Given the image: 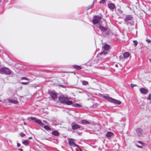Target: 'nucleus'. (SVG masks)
Segmentation results:
<instances>
[{"label": "nucleus", "mask_w": 151, "mask_h": 151, "mask_svg": "<svg viewBox=\"0 0 151 151\" xmlns=\"http://www.w3.org/2000/svg\"><path fill=\"white\" fill-rule=\"evenodd\" d=\"M29 83V82H22V84H23V85H25Z\"/></svg>", "instance_id": "obj_28"}, {"label": "nucleus", "mask_w": 151, "mask_h": 151, "mask_svg": "<svg viewBox=\"0 0 151 151\" xmlns=\"http://www.w3.org/2000/svg\"><path fill=\"white\" fill-rule=\"evenodd\" d=\"M7 101L6 100H4V103H6L9 102L12 104H18V101L17 98H14V99H11L8 98L7 99Z\"/></svg>", "instance_id": "obj_3"}, {"label": "nucleus", "mask_w": 151, "mask_h": 151, "mask_svg": "<svg viewBox=\"0 0 151 151\" xmlns=\"http://www.w3.org/2000/svg\"><path fill=\"white\" fill-rule=\"evenodd\" d=\"M22 143L26 146H28L29 144V142L28 141L25 140L22 142Z\"/></svg>", "instance_id": "obj_20"}, {"label": "nucleus", "mask_w": 151, "mask_h": 151, "mask_svg": "<svg viewBox=\"0 0 151 151\" xmlns=\"http://www.w3.org/2000/svg\"><path fill=\"white\" fill-rule=\"evenodd\" d=\"M131 86H132V88H133L134 86H137V85H134L133 84H131Z\"/></svg>", "instance_id": "obj_33"}, {"label": "nucleus", "mask_w": 151, "mask_h": 151, "mask_svg": "<svg viewBox=\"0 0 151 151\" xmlns=\"http://www.w3.org/2000/svg\"><path fill=\"white\" fill-rule=\"evenodd\" d=\"M82 124H90V122L86 120H82L81 121Z\"/></svg>", "instance_id": "obj_16"}, {"label": "nucleus", "mask_w": 151, "mask_h": 151, "mask_svg": "<svg viewBox=\"0 0 151 151\" xmlns=\"http://www.w3.org/2000/svg\"><path fill=\"white\" fill-rule=\"evenodd\" d=\"M20 135L22 137H23L25 136V134L24 133L22 132L20 133Z\"/></svg>", "instance_id": "obj_27"}, {"label": "nucleus", "mask_w": 151, "mask_h": 151, "mask_svg": "<svg viewBox=\"0 0 151 151\" xmlns=\"http://www.w3.org/2000/svg\"><path fill=\"white\" fill-rule=\"evenodd\" d=\"M115 66L116 67H118V65L117 64H116L115 65Z\"/></svg>", "instance_id": "obj_41"}, {"label": "nucleus", "mask_w": 151, "mask_h": 151, "mask_svg": "<svg viewBox=\"0 0 151 151\" xmlns=\"http://www.w3.org/2000/svg\"><path fill=\"white\" fill-rule=\"evenodd\" d=\"M135 47L138 44V42L136 40H134L133 41Z\"/></svg>", "instance_id": "obj_26"}, {"label": "nucleus", "mask_w": 151, "mask_h": 151, "mask_svg": "<svg viewBox=\"0 0 151 151\" xmlns=\"http://www.w3.org/2000/svg\"><path fill=\"white\" fill-rule=\"evenodd\" d=\"M73 67L74 68L77 70H80L82 69V67L81 66L76 65H73Z\"/></svg>", "instance_id": "obj_13"}, {"label": "nucleus", "mask_w": 151, "mask_h": 151, "mask_svg": "<svg viewBox=\"0 0 151 151\" xmlns=\"http://www.w3.org/2000/svg\"><path fill=\"white\" fill-rule=\"evenodd\" d=\"M149 60L151 62V59H149Z\"/></svg>", "instance_id": "obj_44"}, {"label": "nucleus", "mask_w": 151, "mask_h": 151, "mask_svg": "<svg viewBox=\"0 0 151 151\" xmlns=\"http://www.w3.org/2000/svg\"><path fill=\"white\" fill-rule=\"evenodd\" d=\"M35 122L38 124L39 125L41 126H42L44 125V124L42 122V121L38 119L36 120Z\"/></svg>", "instance_id": "obj_14"}, {"label": "nucleus", "mask_w": 151, "mask_h": 151, "mask_svg": "<svg viewBox=\"0 0 151 151\" xmlns=\"http://www.w3.org/2000/svg\"><path fill=\"white\" fill-rule=\"evenodd\" d=\"M32 138V137H30L29 138V139H31Z\"/></svg>", "instance_id": "obj_40"}, {"label": "nucleus", "mask_w": 151, "mask_h": 151, "mask_svg": "<svg viewBox=\"0 0 151 151\" xmlns=\"http://www.w3.org/2000/svg\"><path fill=\"white\" fill-rule=\"evenodd\" d=\"M72 128L73 130H76L77 129H80L81 127L80 125L74 123H73L71 124Z\"/></svg>", "instance_id": "obj_7"}, {"label": "nucleus", "mask_w": 151, "mask_h": 151, "mask_svg": "<svg viewBox=\"0 0 151 151\" xmlns=\"http://www.w3.org/2000/svg\"><path fill=\"white\" fill-rule=\"evenodd\" d=\"M1 100H0V102H1Z\"/></svg>", "instance_id": "obj_45"}, {"label": "nucleus", "mask_w": 151, "mask_h": 151, "mask_svg": "<svg viewBox=\"0 0 151 151\" xmlns=\"http://www.w3.org/2000/svg\"><path fill=\"white\" fill-rule=\"evenodd\" d=\"M72 106L75 107H80L81 106V105L78 104H73Z\"/></svg>", "instance_id": "obj_23"}, {"label": "nucleus", "mask_w": 151, "mask_h": 151, "mask_svg": "<svg viewBox=\"0 0 151 151\" xmlns=\"http://www.w3.org/2000/svg\"><path fill=\"white\" fill-rule=\"evenodd\" d=\"M151 94H150L149 95V96L148 98V99L149 100H150L151 99Z\"/></svg>", "instance_id": "obj_35"}, {"label": "nucleus", "mask_w": 151, "mask_h": 151, "mask_svg": "<svg viewBox=\"0 0 151 151\" xmlns=\"http://www.w3.org/2000/svg\"><path fill=\"white\" fill-rule=\"evenodd\" d=\"M18 150L20 151H23V149H19Z\"/></svg>", "instance_id": "obj_39"}, {"label": "nucleus", "mask_w": 151, "mask_h": 151, "mask_svg": "<svg viewBox=\"0 0 151 151\" xmlns=\"http://www.w3.org/2000/svg\"><path fill=\"white\" fill-rule=\"evenodd\" d=\"M105 2V0H102L101 1H100L99 3L100 4H103Z\"/></svg>", "instance_id": "obj_30"}, {"label": "nucleus", "mask_w": 151, "mask_h": 151, "mask_svg": "<svg viewBox=\"0 0 151 151\" xmlns=\"http://www.w3.org/2000/svg\"><path fill=\"white\" fill-rule=\"evenodd\" d=\"M113 134L112 132H109L106 134V136L107 137H110L112 136Z\"/></svg>", "instance_id": "obj_18"}, {"label": "nucleus", "mask_w": 151, "mask_h": 151, "mask_svg": "<svg viewBox=\"0 0 151 151\" xmlns=\"http://www.w3.org/2000/svg\"><path fill=\"white\" fill-rule=\"evenodd\" d=\"M107 53V52H103L101 53V55H105Z\"/></svg>", "instance_id": "obj_31"}, {"label": "nucleus", "mask_w": 151, "mask_h": 151, "mask_svg": "<svg viewBox=\"0 0 151 151\" xmlns=\"http://www.w3.org/2000/svg\"><path fill=\"white\" fill-rule=\"evenodd\" d=\"M140 91L141 93L142 94H145L148 92V90L144 88H142L140 89Z\"/></svg>", "instance_id": "obj_9"}, {"label": "nucleus", "mask_w": 151, "mask_h": 151, "mask_svg": "<svg viewBox=\"0 0 151 151\" xmlns=\"http://www.w3.org/2000/svg\"><path fill=\"white\" fill-rule=\"evenodd\" d=\"M101 17L98 16H94V19L93 20V22L94 24L99 23L101 20Z\"/></svg>", "instance_id": "obj_5"}, {"label": "nucleus", "mask_w": 151, "mask_h": 151, "mask_svg": "<svg viewBox=\"0 0 151 151\" xmlns=\"http://www.w3.org/2000/svg\"><path fill=\"white\" fill-rule=\"evenodd\" d=\"M137 146L139 148H143V147L142 146H140L139 145H137Z\"/></svg>", "instance_id": "obj_36"}, {"label": "nucleus", "mask_w": 151, "mask_h": 151, "mask_svg": "<svg viewBox=\"0 0 151 151\" xmlns=\"http://www.w3.org/2000/svg\"><path fill=\"white\" fill-rule=\"evenodd\" d=\"M133 19V17L131 15H127L124 19V21L127 23L128 21L131 20Z\"/></svg>", "instance_id": "obj_8"}, {"label": "nucleus", "mask_w": 151, "mask_h": 151, "mask_svg": "<svg viewBox=\"0 0 151 151\" xmlns=\"http://www.w3.org/2000/svg\"><path fill=\"white\" fill-rule=\"evenodd\" d=\"M24 125H26V124L25 122H24Z\"/></svg>", "instance_id": "obj_42"}, {"label": "nucleus", "mask_w": 151, "mask_h": 151, "mask_svg": "<svg viewBox=\"0 0 151 151\" xmlns=\"http://www.w3.org/2000/svg\"><path fill=\"white\" fill-rule=\"evenodd\" d=\"M146 41L148 43H150L151 42V40L149 39H147Z\"/></svg>", "instance_id": "obj_32"}, {"label": "nucleus", "mask_w": 151, "mask_h": 151, "mask_svg": "<svg viewBox=\"0 0 151 151\" xmlns=\"http://www.w3.org/2000/svg\"><path fill=\"white\" fill-rule=\"evenodd\" d=\"M0 73H5L6 74H11V71L9 69L6 68H2L0 69Z\"/></svg>", "instance_id": "obj_4"}, {"label": "nucleus", "mask_w": 151, "mask_h": 151, "mask_svg": "<svg viewBox=\"0 0 151 151\" xmlns=\"http://www.w3.org/2000/svg\"><path fill=\"white\" fill-rule=\"evenodd\" d=\"M130 54L128 52H125L123 54V56L125 58H128Z\"/></svg>", "instance_id": "obj_21"}, {"label": "nucleus", "mask_w": 151, "mask_h": 151, "mask_svg": "<svg viewBox=\"0 0 151 151\" xmlns=\"http://www.w3.org/2000/svg\"><path fill=\"white\" fill-rule=\"evenodd\" d=\"M110 48V46L107 44H105L104 47V49L105 50L108 51Z\"/></svg>", "instance_id": "obj_15"}, {"label": "nucleus", "mask_w": 151, "mask_h": 151, "mask_svg": "<svg viewBox=\"0 0 151 151\" xmlns=\"http://www.w3.org/2000/svg\"><path fill=\"white\" fill-rule=\"evenodd\" d=\"M74 139H69V140L68 141V143L69 144L72 146H73L74 147H77L79 148V146L76 144L74 142Z\"/></svg>", "instance_id": "obj_6"}, {"label": "nucleus", "mask_w": 151, "mask_h": 151, "mask_svg": "<svg viewBox=\"0 0 151 151\" xmlns=\"http://www.w3.org/2000/svg\"><path fill=\"white\" fill-rule=\"evenodd\" d=\"M138 142L143 145H145V144L144 143H143L141 141H138Z\"/></svg>", "instance_id": "obj_34"}, {"label": "nucleus", "mask_w": 151, "mask_h": 151, "mask_svg": "<svg viewBox=\"0 0 151 151\" xmlns=\"http://www.w3.org/2000/svg\"><path fill=\"white\" fill-rule=\"evenodd\" d=\"M52 133L53 135L55 136H58L59 135V133L57 131H53Z\"/></svg>", "instance_id": "obj_17"}, {"label": "nucleus", "mask_w": 151, "mask_h": 151, "mask_svg": "<svg viewBox=\"0 0 151 151\" xmlns=\"http://www.w3.org/2000/svg\"><path fill=\"white\" fill-rule=\"evenodd\" d=\"M82 84L83 85L86 86L88 84V82L86 81H83L82 82Z\"/></svg>", "instance_id": "obj_24"}, {"label": "nucleus", "mask_w": 151, "mask_h": 151, "mask_svg": "<svg viewBox=\"0 0 151 151\" xmlns=\"http://www.w3.org/2000/svg\"><path fill=\"white\" fill-rule=\"evenodd\" d=\"M44 128L46 130H51V129L47 125H45L44 127Z\"/></svg>", "instance_id": "obj_22"}, {"label": "nucleus", "mask_w": 151, "mask_h": 151, "mask_svg": "<svg viewBox=\"0 0 151 151\" xmlns=\"http://www.w3.org/2000/svg\"><path fill=\"white\" fill-rule=\"evenodd\" d=\"M103 97L106 99L108 100L109 102H110L113 103L117 104H121V102L117 100L113 99L110 97L104 96Z\"/></svg>", "instance_id": "obj_2"}, {"label": "nucleus", "mask_w": 151, "mask_h": 151, "mask_svg": "<svg viewBox=\"0 0 151 151\" xmlns=\"http://www.w3.org/2000/svg\"><path fill=\"white\" fill-rule=\"evenodd\" d=\"M108 6L109 8L112 11L115 8V6L114 4H108Z\"/></svg>", "instance_id": "obj_12"}, {"label": "nucleus", "mask_w": 151, "mask_h": 151, "mask_svg": "<svg viewBox=\"0 0 151 151\" xmlns=\"http://www.w3.org/2000/svg\"><path fill=\"white\" fill-rule=\"evenodd\" d=\"M137 134L139 137L142 136V133H143V130L140 128H138L137 129Z\"/></svg>", "instance_id": "obj_10"}, {"label": "nucleus", "mask_w": 151, "mask_h": 151, "mask_svg": "<svg viewBox=\"0 0 151 151\" xmlns=\"http://www.w3.org/2000/svg\"><path fill=\"white\" fill-rule=\"evenodd\" d=\"M59 101L61 103L65 104L68 105H71L73 104L72 101L68 100L69 99L67 97L63 96H60L58 98Z\"/></svg>", "instance_id": "obj_1"}, {"label": "nucleus", "mask_w": 151, "mask_h": 151, "mask_svg": "<svg viewBox=\"0 0 151 151\" xmlns=\"http://www.w3.org/2000/svg\"><path fill=\"white\" fill-rule=\"evenodd\" d=\"M80 151H82V150L80 148Z\"/></svg>", "instance_id": "obj_43"}, {"label": "nucleus", "mask_w": 151, "mask_h": 151, "mask_svg": "<svg viewBox=\"0 0 151 151\" xmlns=\"http://www.w3.org/2000/svg\"><path fill=\"white\" fill-rule=\"evenodd\" d=\"M20 145L19 143H17V146L18 147H19L20 146Z\"/></svg>", "instance_id": "obj_37"}, {"label": "nucleus", "mask_w": 151, "mask_h": 151, "mask_svg": "<svg viewBox=\"0 0 151 151\" xmlns=\"http://www.w3.org/2000/svg\"><path fill=\"white\" fill-rule=\"evenodd\" d=\"M93 4L92 5V6H90V7L88 9H90V8H92V7L93 6Z\"/></svg>", "instance_id": "obj_38"}, {"label": "nucleus", "mask_w": 151, "mask_h": 151, "mask_svg": "<svg viewBox=\"0 0 151 151\" xmlns=\"http://www.w3.org/2000/svg\"><path fill=\"white\" fill-rule=\"evenodd\" d=\"M29 119H30L31 120H34L35 122L36 120H37L35 117H29Z\"/></svg>", "instance_id": "obj_25"}, {"label": "nucleus", "mask_w": 151, "mask_h": 151, "mask_svg": "<svg viewBox=\"0 0 151 151\" xmlns=\"http://www.w3.org/2000/svg\"><path fill=\"white\" fill-rule=\"evenodd\" d=\"M99 28L100 29L101 31H104L106 30V28L101 26H99Z\"/></svg>", "instance_id": "obj_19"}, {"label": "nucleus", "mask_w": 151, "mask_h": 151, "mask_svg": "<svg viewBox=\"0 0 151 151\" xmlns=\"http://www.w3.org/2000/svg\"><path fill=\"white\" fill-rule=\"evenodd\" d=\"M50 95L53 99H55L57 98V95L56 93L54 92H51L49 93Z\"/></svg>", "instance_id": "obj_11"}, {"label": "nucleus", "mask_w": 151, "mask_h": 151, "mask_svg": "<svg viewBox=\"0 0 151 151\" xmlns=\"http://www.w3.org/2000/svg\"><path fill=\"white\" fill-rule=\"evenodd\" d=\"M22 80H27L28 81L29 80V79H28L27 78H26V77H22Z\"/></svg>", "instance_id": "obj_29"}]
</instances>
